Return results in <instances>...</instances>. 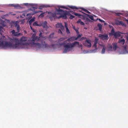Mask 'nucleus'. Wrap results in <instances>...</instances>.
<instances>
[{
  "label": "nucleus",
  "mask_w": 128,
  "mask_h": 128,
  "mask_svg": "<svg viewBox=\"0 0 128 128\" xmlns=\"http://www.w3.org/2000/svg\"><path fill=\"white\" fill-rule=\"evenodd\" d=\"M58 32L59 34H62V32L60 29H59L58 30Z\"/></svg>",
  "instance_id": "37998d69"
},
{
  "label": "nucleus",
  "mask_w": 128,
  "mask_h": 128,
  "mask_svg": "<svg viewBox=\"0 0 128 128\" xmlns=\"http://www.w3.org/2000/svg\"><path fill=\"white\" fill-rule=\"evenodd\" d=\"M5 23L6 22L4 21H2L0 23V24L1 25L0 26V32L1 34L3 32L2 30V29H3V28L6 26Z\"/></svg>",
  "instance_id": "6e6552de"
},
{
  "label": "nucleus",
  "mask_w": 128,
  "mask_h": 128,
  "mask_svg": "<svg viewBox=\"0 0 128 128\" xmlns=\"http://www.w3.org/2000/svg\"><path fill=\"white\" fill-rule=\"evenodd\" d=\"M67 38H60L59 40L60 41H62L66 39Z\"/></svg>",
  "instance_id": "473e14b6"
},
{
  "label": "nucleus",
  "mask_w": 128,
  "mask_h": 128,
  "mask_svg": "<svg viewBox=\"0 0 128 128\" xmlns=\"http://www.w3.org/2000/svg\"><path fill=\"white\" fill-rule=\"evenodd\" d=\"M55 44H52V45H51V46L52 47H54V46H55Z\"/></svg>",
  "instance_id": "8fccbe9b"
},
{
  "label": "nucleus",
  "mask_w": 128,
  "mask_h": 128,
  "mask_svg": "<svg viewBox=\"0 0 128 128\" xmlns=\"http://www.w3.org/2000/svg\"><path fill=\"white\" fill-rule=\"evenodd\" d=\"M115 32H115L114 29V28H113L111 30V33H110L109 34H112V35H113Z\"/></svg>",
  "instance_id": "bb28decb"
},
{
  "label": "nucleus",
  "mask_w": 128,
  "mask_h": 128,
  "mask_svg": "<svg viewBox=\"0 0 128 128\" xmlns=\"http://www.w3.org/2000/svg\"><path fill=\"white\" fill-rule=\"evenodd\" d=\"M115 24L117 25H121L122 26H124V24L123 22L122 21H121L117 20L115 22Z\"/></svg>",
  "instance_id": "f8f14e48"
},
{
  "label": "nucleus",
  "mask_w": 128,
  "mask_h": 128,
  "mask_svg": "<svg viewBox=\"0 0 128 128\" xmlns=\"http://www.w3.org/2000/svg\"><path fill=\"white\" fill-rule=\"evenodd\" d=\"M100 46H102L103 48H105V47H106L105 46L104 44L100 45Z\"/></svg>",
  "instance_id": "09e8293b"
},
{
  "label": "nucleus",
  "mask_w": 128,
  "mask_h": 128,
  "mask_svg": "<svg viewBox=\"0 0 128 128\" xmlns=\"http://www.w3.org/2000/svg\"><path fill=\"white\" fill-rule=\"evenodd\" d=\"M91 41L90 40H86L83 42V45L86 46L88 48H90L91 46V44L90 42Z\"/></svg>",
  "instance_id": "0eeeda50"
},
{
  "label": "nucleus",
  "mask_w": 128,
  "mask_h": 128,
  "mask_svg": "<svg viewBox=\"0 0 128 128\" xmlns=\"http://www.w3.org/2000/svg\"><path fill=\"white\" fill-rule=\"evenodd\" d=\"M37 8V7L36 6L32 7V8H30V10L32 11H34L35 9H36Z\"/></svg>",
  "instance_id": "7c9ffc66"
},
{
  "label": "nucleus",
  "mask_w": 128,
  "mask_h": 128,
  "mask_svg": "<svg viewBox=\"0 0 128 128\" xmlns=\"http://www.w3.org/2000/svg\"><path fill=\"white\" fill-rule=\"evenodd\" d=\"M97 44L94 43V44L93 45L94 47L95 48L96 50L97 49L96 45Z\"/></svg>",
  "instance_id": "58836bf2"
},
{
  "label": "nucleus",
  "mask_w": 128,
  "mask_h": 128,
  "mask_svg": "<svg viewBox=\"0 0 128 128\" xmlns=\"http://www.w3.org/2000/svg\"><path fill=\"white\" fill-rule=\"evenodd\" d=\"M3 37L4 38V36H3Z\"/></svg>",
  "instance_id": "0e129e2a"
},
{
  "label": "nucleus",
  "mask_w": 128,
  "mask_h": 128,
  "mask_svg": "<svg viewBox=\"0 0 128 128\" xmlns=\"http://www.w3.org/2000/svg\"><path fill=\"white\" fill-rule=\"evenodd\" d=\"M33 25L34 26H41L40 25H39L38 24V22L37 21L35 22H34L33 24Z\"/></svg>",
  "instance_id": "393cba45"
},
{
  "label": "nucleus",
  "mask_w": 128,
  "mask_h": 128,
  "mask_svg": "<svg viewBox=\"0 0 128 128\" xmlns=\"http://www.w3.org/2000/svg\"><path fill=\"white\" fill-rule=\"evenodd\" d=\"M76 33L77 35L79 34V32H78H78H76Z\"/></svg>",
  "instance_id": "5fc2aeb1"
},
{
  "label": "nucleus",
  "mask_w": 128,
  "mask_h": 128,
  "mask_svg": "<svg viewBox=\"0 0 128 128\" xmlns=\"http://www.w3.org/2000/svg\"><path fill=\"white\" fill-rule=\"evenodd\" d=\"M20 6L18 4H15L14 7L15 8H18Z\"/></svg>",
  "instance_id": "79ce46f5"
},
{
  "label": "nucleus",
  "mask_w": 128,
  "mask_h": 128,
  "mask_svg": "<svg viewBox=\"0 0 128 128\" xmlns=\"http://www.w3.org/2000/svg\"><path fill=\"white\" fill-rule=\"evenodd\" d=\"M58 6H56V7ZM58 9L56 8V18L59 19L62 18L63 19H66L67 18V12L66 10H64L60 8L68 9V8L64 6H58Z\"/></svg>",
  "instance_id": "7ed1b4c3"
},
{
  "label": "nucleus",
  "mask_w": 128,
  "mask_h": 128,
  "mask_svg": "<svg viewBox=\"0 0 128 128\" xmlns=\"http://www.w3.org/2000/svg\"><path fill=\"white\" fill-rule=\"evenodd\" d=\"M106 49V47H105V48H103L101 51V53L102 54H104L105 53Z\"/></svg>",
  "instance_id": "a878e982"
},
{
  "label": "nucleus",
  "mask_w": 128,
  "mask_h": 128,
  "mask_svg": "<svg viewBox=\"0 0 128 128\" xmlns=\"http://www.w3.org/2000/svg\"><path fill=\"white\" fill-rule=\"evenodd\" d=\"M45 14V12H43L39 16H40L42 17L44 16V14Z\"/></svg>",
  "instance_id": "e433bc0d"
},
{
  "label": "nucleus",
  "mask_w": 128,
  "mask_h": 128,
  "mask_svg": "<svg viewBox=\"0 0 128 128\" xmlns=\"http://www.w3.org/2000/svg\"><path fill=\"white\" fill-rule=\"evenodd\" d=\"M50 6L49 5H42L40 6V8H39L40 9H42V8H40L41 7L43 8V7H49Z\"/></svg>",
  "instance_id": "5701e85b"
},
{
  "label": "nucleus",
  "mask_w": 128,
  "mask_h": 128,
  "mask_svg": "<svg viewBox=\"0 0 128 128\" xmlns=\"http://www.w3.org/2000/svg\"><path fill=\"white\" fill-rule=\"evenodd\" d=\"M42 33L41 32H40V34H39V36H40L39 37H40H40H41L42 36Z\"/></svg>",
  "instance_id": "a18cd8bd"
},
{
  "label": "nucleus",
  "mask_w": 128,
  "mask_h": 128,
  "mask_svg": "<svg viewBox=\"0 0 128 128\" xmlns=\"http://www.w3.org/2000/svg\"><path fill=\"white\" fill-rule=\"evenodd\" d=\"M126 46H124V49H126Z\"/></svg>",
  "instance_id": "bf43d9fd"
},
{
  "label": "nucleus",
  "mask_w": 128,
  "mask_h": 128,
  "mask_svg": "<svg viewBox=\"0 0 128 128\" xmlns=\"http://www.w3.org/2000/svg\"><path fill=\"white\" fill-rule=\"evenodd\" d=\"M41 44L39 43H35L33 42V45L37 46L38 48L42 47L44 48H50L51 46L48 45L45 42L44 40H42L41 41Z\"/></svg>",
  "instance_id": "39448f33"
},
{
  "label": "nucleus",
  "mask_w": 128,
  "mask_h": 128,
  "mask_svg": "<svg viewBox=\"0 0 128 128\" xmlns=\"http://www.w3.org/2000/svg\"><path fill=\"white\" fill-rule=\"evenodd\" d=\"M125 42V40L124 39H120L118 42V43H120L122 46L124 44Z\"/></svg>",
  "instance_id": "dca6fc26"
},
{
  "label": "nucleus",
  "mask_w": 128,
  "mask_h": 128,
  "mask_svg": "<svg viewBox=\"0 0 128 128\" xmlns=\"http://www.w3.org/2000/svg\"><path fill=\"white\" fill-rule=\"evenodd\" d=\"M15 27L16 28L17 32H15L14 30H13L11 31V32L14 36L18 37L19 36H22V34L21 33H19L20 30V26L18 24V22L16 21L13 22Z\"/></svg>",
  "instance_id": "20e7f679"
},
{
  "label": "nucleus",
  "mask_w": 128,
  "mask_h": 128,
  "mask_svg": "<svg viewBox=\"0 0 128 128\" xmlns=\"http://www.w3.org/2000/svg\"><path fill=\"white\" fill-rule=\"evenodd\" d=\"M86 15L88 16L89 18H90L91 20H94L93 17L92 15H90L87 14H86Z\"/></svg>",
  "instance_id": "cd10ccee"
},
{
  "label": "nucleus",
  "mask_w": 128,
  "mask_h": 128,
  "mask_svg": "<svg viewBox=\"0 0 128 128\" xmlns=\"http://www.w3.org/2000/svg\"><path fill=\"white\" fill-rule=\"evenodd\" d=\"M112 47L111 44H109L108 46V51L112 50Z\"/></svg>",
  "instance_id": "a211bd4d"
},
{
  "label": "nucleus",
  "mask_w": 128,
  "mask_h": 128,
  "mask_svg": "<svg viewBox=\"0 0 128 128\" xmlns=\"http://www.w3.org/2000/svg\"><path fill=\"white\" fill-rule=\"evenodd\" d=\"M126 21H127V22L128 24V20H126Z\"/></svg>",
  "instance_id": "052dcab7"
},
{
  "label": "nucleus",
  "mask_w": 128,
  "mask_h": 128,
  "mask_svg": "<svg viewBox=\"0 0 128 128\" xmlns=\"http://www.w3.org/2000/svg\"><path fill=\"white\" fill-rule=\"evenodd\" d=\"M48 14H50V18L51 20H52V18L55 19L56 16V12H55L54 13H52L50 12H48Z\"/></svg>",
  "instance_id": "9d476101"
},
{
  "label": "nucleus",
  "mask_w": 128,
  "mask_h": 128,
  "mask_svg": "<svg viewBox=\"0 0 128 128\" xmlns=\"http://www.w3.org/2000/svg\"><path fill=\"white\" fill-rule=\"evenodd\" d=\"M98 37L100 39L103 40H108V39L109 38L108 34H99Z\"/></svg>",
  "instance_id": "423d86ee"
},
{
  "label": "nucleus",
  "mask_w": 128,
  "mask_h": 128,
  "mask_svg": "<svg viewBox=\"0 0 128 128\" xmlns=\"http://www.w3.org/2000/svg\"><path fill=\"white\" fill-rule=\"evenodd\" d=\"M98 26L99 28V30L100 31H102V26L100 24H98Z\"/></svg>",
  "instance_id": "b1692460"
},
{
  "label": "nucleus",
  "mask_w": 128,
  "mask_h": 128,
  "mask_svg": "<svg viewBox=\"0 0 128 128\" xmlns=\"http://www.w3.org/2000/svg\"><path fill=\"white\" fill-rule=\"evenodd\" d=\"M30 28L31 30L33 32H36V30L33 28L31 26H30Z\"/></svg>",
  "instance_id": "4c0bfd02"
},
{
  "label": "nucleus",
  "mask_w": 128,
  "mask_h": 128,
  "mask_svg": "<svg viewBox=\"0 0 128 128\" xmlns=\"http://www.w3.org/2000/svg\"><path fill=\"white\" fill-rule=\"evenodd\" d=\"M98 40L99 39L98 38L96 37L94 41V43L97 44L98 43Z\"/></svg>",
  "instance_id": "c756f323"
},
{
  "label": "nucleus",
  "mask_w": 128,
  "mask_h": 128,
  "mask_svg": "<svg viewBox=\"0 0 128 128\" xmlns=\"http://www.w3.org/2000/svg\"><path fill=\"white\" fill-rule=\"evenodd\" d=\"M66 33H67V34H70V30H69L68 28H66Z\"/></svg>",
  "instance_id": "72a5a7b5"
},
{
  "label": "nucleus",
  "mask_w": 128,
  "mask_h": 128,
  "mask_svg": "<svg viewBox=\"0 0 128 128\" xmlns=\"http://www.w3.org/2000/svg\"><path fill=\"white\" fill-rule=\"evenodd\" d=\"M72 27L74 29V30L76 29V28H75V26H74L73 25H72Z\"/></svg>",
  "instance_id": "de8ad7c7"
},
{
  "label": "nucleus",
  "mask_w": 128,
  "mask_h": 128,
  "mask_svg": "<svg viewBox=\"0 0 128 128\" xmlns=\"http://www.w3.org/2000/svg\"><path fill=\"white\" fill-rule=\"evenodd\" d=\"M74 30L76 31V32L78 31V30L77 29H75Z\"/></svg>",
  "instance_id": "864d4df0"
},
{
  "label": "nucleus",
  "mask_w": 128,
  "mask_h": 128,
  "mask_svg": "<svg viewBox=\"0 0 128 128\" xmlns=\"http://www.w3.org/2000/svg\"><path fill=\"white\" fill-rule=\"evenodd\" d=\"M80 12H82V13H83V14H85V13H84V12H82V11H80Z\"/></svg>",
  "instance_id": "13d9d810"
},
{
  "label": "nucleus",
  "mask_w": 128,
  "mask_h": 128,
  "mask_svg": "<svg viewBox=\"0 0 128 128\" xmlns=\"http://www.w3.org/2000/svg\"><path fill=\"white\" fill-rule=\"evenodd\" d=\"M64 24H65V26L66 28H68V24L66 22H64Z\"/></svg>",
  "instance_id": "ea45409f"
},
{
  "label": "nucleus",
  "mask_w": 128,
  "mask_h": 128,
  "mask_svg": "<svg viewBox=\"0 0 128 128\" xmlns=\"http://www.w3.org/2000/svg\"><path fill=\"white\" fill-rule=\"evenodd\" d=\"M31 5L32 6H36V5L34 4H31Z\"/></svg>",
  "instance_id": "3c124183"
},
{
  "label": "nucleus",
  "mask_w": 128,
  "mask_h": 128,
  "mask_svg": "<svg viewBox=\"0 0 128 128\" xmlns=\"http://www.w3.org/2000/svg\"><path fill=\"white\" fill-rule=\"evenodd\" d=\"M86 37H82L81 38V40H84L85 39H86Z\"/></svg>",
  "instance_id": "49530a36"
},
{
  "label": "nucleus",
  "mask_w": 128,
  "mask_h": 128,
  "mask_svg": "<svg viewBox=\"0 0 128 128\" xmlns=\"http://www.w3.org/2000/svg\"><path fill=\"white\" fill-rule=\"evenodd\" d=\"M121 14V13H117L116 14V15L117 16H120V14Z\"/></svg>",
  "instance_id": "c03bdc74"
},
{
  "label": "nucleus",
  "mask_w": 128,
  "mask_h": 128,
  "mask_svg": "<svg viewBox=\"0 0 128 128\" xmlns=\"http://www.w3.org/2000/svg\"><path fill=\"white\" fill-rule=\"evenodd\" d=\"M40 12H42V11H38L36 12L34 11V12L33 13H30L29 14H27V16H28L29 15H33L36 13Z\"/></svg>",
  "instance_id": "f3484780"
},
{
  "label": "nucleus",
  "mask_w": 128,
  "mask_h": 128,
  "mask_svg": "<svg viewBox=\"0 0 128 128\" xmlns=\"http://www.w3.org/2000/svg\"><path fill=\"white\" fill-rule=\"evenodd\" d=\"M82 10H83V11H84L85 12H86L87 13L89 14H90V12H89V11L87 10H86L84 9L83 8H82Z\"/></svg>",
  "instance_id": "2f4dec72"
},
{
  "label": "nucleus",
  "mask_w": 128,
  "mask_h": 128,
  "mask_svg": "<svg viewBox=\"0 0 128 128\" xmlns=\"http://www.w3.org/2000/svg\"><path fill=\"white\" fill-rule=\"evenodd\" d=\"M24 32H26V31H25V30L24 31Z\"/></svg>",
  "instance_id": "e2e57ef3"
},
{
  "label": "nucleus",
  "mask_w": 128,
  "mask_h": 128,
  "mask_svg": "<svg viewBox=\"0 0 128 128\" xmlns=\"http://www.w3.org/2000/svg\"><path fill=\"white\" fill-rule=\"evenodd\" d=\"M67 15L68 14L70 16L69 18L70 19H72L73 18H74L75 16H73L70 14L66 13Z\"/></svg>",
  "instance_id": "4be33fe9"
},
{
  "label": "nucleus",
  "mask_w": 128,
  "mask_h": 128,
  "mask_svg": "<svg viewBox=\"0 0 128 128\" xmlns=\"http://www.w3.org/2000/svg\"><path fill=\"white\" fill-rule=\"evenodd\" d=\"M78 35L77 37H76V40H77V39L78 38H79L81 37V36H82V34H79L78 35Z\"/></svg>",
  "instance_id": "c9c22d12"
},
{
  "label": "nucleus",
  "mask_w": 128,
  "mask_h": 128,
  "mask_svg": "<svg viewBox=\"0 0 128 128\" xmlns=\"http://www.w3.org/2000/svg\"><path fill=\"white\" fill-rule=\"evenodd\" d=\"M60 26H61V28L62 30H64V26H63L61 23H60L59 24Z\"/></svg>",
  "instance_id": "f704fd0d"
},
{
  "label": "nucleus",
  "mask_w": 128,
  "mask_h": 128,
  "mask_svg": "<svg viewBox=\"0 0 128 128\" xmlns=\"http://www.w3.org/2000/svg\"><path fill=\"white\" fill-rule=\"evenodd\" d=\"M32 40L31 41L33 42L32 43L33 44V43L35 41H40V37H38L37 36H35L34 34H33L32 37Z\"/></svg>",
  "instance_id": "1a4fd4ad"
},
{
  "label": "nucleus",
  "mask_w": 128,
  "mask_h": 128,
  "mask_svg": "<svg viewBox=\"0 0 128 128\" xmlns=\"http://www.w3.org/2000/svg\"><path fill=\"white\" fill-rule=\"evenodd\" d=\"M14 5H15L14 4H12V6L14 7Z\"/></svg>",
  "instance_id": "6e6d98bb"
},
{
  "label": "nucleus",
  "mask_w": 128,
  "mask_h": 128,
  "mask_svg": "<svg viewBox=\"0 0 128 128\" xmlns=\"http://www.w3.org/2000/svg\"><path fill=\"white\" fill-rule=\"evenodd\" d=\"M113 48L114 50H116L117 48V45L116 44L113 43L112 44Z\"/></svg>",
  "instance_id": "aec40b11"
},
{
  "label": "nucleus",
  "mask_w": 128,
  "mask_h": 128,
  "mask_svg": "<svg viewBox=\"0 0 128 128\" xmlns=\"http://www.w3.org/2000/svg\"><path fill=\"white\" fill-rule=\"evenodd\" d=\"M104 25H106V23H104Z\"/></svg>",
  "instance_id": "680f3d73"
},
{
  "label": "nucleus",
  "mask_w": 128,
  "mask_h": 128,
  "mask_svg": "<svg viewBox=\"0 0 128 128\" xmlns=\"http://www.w3.org/2000/svg\"><path fill=\"white\" fill-rule=\"evenodd\" d=\"M77 23L78 24L80 23L81 25L83 26L84 25V23L82 22L81 21V20L80 19H79L78 21L77 22Z\"/></svg>",
  "instance_id": "6ab92c4d"
},
{
  "label": "nucleus",
  "mask_w": 128,
  "mask_h": 128,
  "mask_svg": "<svg viewBox=\"0 0 128 128\" xmlns=\"http://www.w3.org/2000/svg\"><path fill=\"white\" fill-rule=\"evenodd\" d=\"M26 37L22 36L20 39L19 42L18 38H10V42H8L4 41L2 38H0V46L2 48L14 46L15 48H24L28 44L26 42L27 40Z\"/></svg>",
  "instance_id": "f257e3e1"
},
{
  "label": "nucleus",
  "mask_w": 128,
  "mask_h": 128,
  "mask_svg": "<svg viewBox=\"0 0 128 128\" xmlns=\"http://www.w3.org/2000/svg\"><path fill=\"white\" fill-rule=\"evenodd\" d=\"M54 33H52V34H51L50 35L49 37V40L51 42H52V43L54 42V40H52V39L51 38H53L54 36Z\"/></svg>",
  "instance_id": "4468645a"
},
{
  "label": "nucleus",
  "mask_w": 128,
  "mask_h": 128,
  "mask_svg": "<svg viewBox=\"0 0 128 128\" xmlns=\"http://www.w3.org/2000/svg\"><path fill=\"white\" fill-rule=\"evenodd\" d=\"M28 4L27 3H25L24 4V5L26 6H28Z\"/></svg>",
  "instance_id": "603ef678"
},
{
  "label": "nucleus",
  "mask_w": 128,
  "mask_h": 128,
  "mask_svg": "<svg viewBox=\"0 0 128 128\" xmlns=\"http://www.w3.org/2000/svg\"><path fill=\"white\" fill-rule=\"evenodd\" d=\"M97 20H98L101 22H104V20H101L100 18H98Z\"/></svg>",
  "instance_id": "a19ab883"
},
{
  "label": "nucleus",
  "mask_w": 128,
  "mask_h": 128,
  "mask_svg": "<svg viewBox=\"0 0 128 128\" xmlns=\"http://www.w3.org/2000/svg\"><path fill=\"white\" fill-rule=\"evenodd\" d=\"M70 13H71L72 14H74L76 16L80 17L81 16H82V15L80 14H78L76 13L75 12L73 11H70V12H68L67 13L70 14Z\"/></svg>",
  "instance_id": "ddd939ff"
},
{
  "label": "nucleus",
  "mask_w": 128,
  "mask_h": 128,
  "mask_svg": "<svg viewBox=\"0 0 128 128\" xmlns=\"http://www.w3.org/2000/svg\"><path fill=\"white\" fill-rule=\"evenodd\" d=\"M47 22L46 21H44L41 24V25L44 28L46 29L47 30Z\"/></svg>",
  "instance_id": "9b49d317"
},
{
  "label": "nucleus",
  "mask_w": 128,
  "mask_h": 128,
  "mask_svg": "<svg viewBox=\"0 0 128 128\" xmlns=\"http://www.w3.org/2000/svg\"><path fill=\"white\" fill-rule=\"evenodd\" d=\"M86 20H87L88 21H89V20H90L89 18H86Z\"/></svg>",
  "instance_id": "4d7b16f0"
},
{
  "label": "nucleus",
  "mask_w": 128,
  "mask_h": 128,
  "mask_svg": "<svg viewBox=\"0 0 128 128\" xmlns=\"http://www.w3.org/2000/svg\"><path fill=\"white\" fill-rule=\"evenodd\" d=\"M35 18L34 17H33L29 21V22L30 24H31L33 22L35 19Z\"/></svg>",
  "instance_id": "412c9836"
},
{
  "label": "nucleus",
  "mask_w": 128,
  "mask_h": 128,
  "mask_svg": "<svg viewBox=\"0 0 128 128\" xmlns=\"http://www.w3.org/2000/svg\"><path fill=\"white\" fill-rule=\"evenodd\" d=\"M76 40V37L74 36H73L64 41L63 42L61 43L60 44V45L63 46L65 48L63 52L66 53L67 52L70 51L71 50V48H72L75 46H78L79 45V42L77 41H75L72 43L66 44L67 43V42H72Z\"/></svg>",
  "instance_id": "f03ea898"
},
{
  "label": "nucleus",
  "mask_w": 128,
  "mask_h": 128,
  "mask_svg": "<svg viewBox=\"0 0 128 128\" xmlns=\"http://www.w3.org/2000/svg\"><path fill=\"white\" fill-rule=\"evenodd\" d=\"M69 7L70 8H71L72 9H78L76 7L74 6H69Z\"/></svg>",
  "instance_id": "c85d7f7f"
},
{
  "label": "nucleus",
  "mask_w": 128,
  "mask_h": 128,
  "mask_svg": "<svg viewBox=\"0 0 128 128\" xmlns=\"http://www.w3.org/2000/svg\"><path fill=\"white\" fill-rule=\"evenodd\" d=\"M121 35V33L119 32H116L113 35H114L116 38H117L120 37Z\"/></svg>",
  "instance_id": "2eb2a0df"
}]
</instances>
